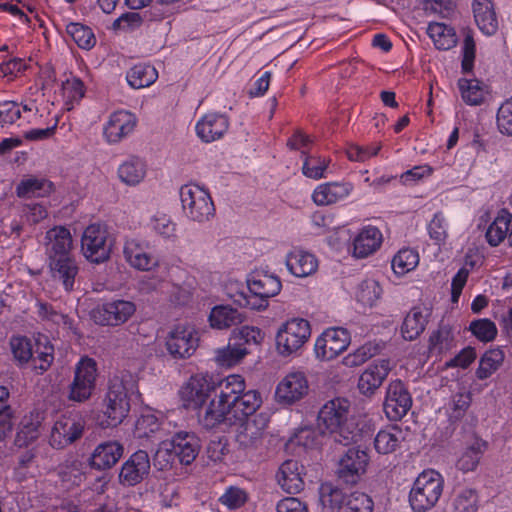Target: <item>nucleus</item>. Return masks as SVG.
Here are the masks:
<instances>
[{"label": "nucleus", "mask_w": 512, "mask_h": 512, "mask_svg": "<svg viewBox=\"0 0 512 512\" xmlns=\"http://www.w3.org/2000/svg\"><path fill=\"white\" fill-rule=\"evenodd\" d=\"M165 346L173 359L189 358L198 347L197 333L192 327L178 325L168 333Z\"/></svg>", "instance_id": "ddd939ff"}, {"label": "nucleus", "mask_w": 512, "mask_h": 512, "mask_svg": "<svg viewBox=\"0 0 512 512\" xmlns=\"http://www.w3.org/2000/svg\"><path fill=\"white\" fill-rule=\"evenodd\" d=\"M123 452L122 444L117 441L100 443L89 457V464L96 470L110 469L119 461Z\"/></svg>", "instance_id": "393cba45"}, {"label": "nucleus", "mask_w": 512, "mask_h": 512, "mask_svg": "<svg viewBox=\"0 0 512 512\" xmlns=\"http://www.w3.org/2000/svg\"><path fill=\"white\" fill-rule=\"evenodd\" d=\"M382 234L374 226H368L354 239V254L359 258H365L375 252L381 245Z\"/></svg>", "instance_id": "72a5a7b5"}, {"label": "nucleus", "mask_w": 512, "mask_h": 512, "mask_svg": "<svg viewBox=\"0 0 512 512\" xmlns=\"http://www.w3.org/2000/svg\"><path fill=\"white\" fill-rule=\"evenodd\" d=\"M487 444L485 441L475 437L472 442L467 445L462 455L457 461V468L464 473L474 471L482 458Z\"/></svg>", "instance_id": "ea45409f"}, {"label": "nucleus", "mask_w": 512, "mask_h": 512, "mask_svg": "<svg viewBox=\"0 0 512 512\" xmlns=\"http://www.w3.org/2000/svg\"><path fill=\"white\" fill-rule=\"evenodd\" d=\"M112 240L107 227L91 224L83 232L81 250L84 257L92 263H103L110 258Z\"/></svg>", "instance_id": "9d476101"}, {"label": "nucleus", "mask_w": 512, "mask_h": 512, "mask_svg": "<svg viewBox=\"0 0 512 512\" xmlns=\"http://www.w3.org/2000/svg\"><path fill=\"white\" fill-rule=\"evenodd\" d=\"M320 501L324 507L336 509L337 512H372V499L360 492H354L349 495L337 487L330 484H324L320 488Z\"/></svg>", "instance_id": "39448f33"}, {"label": "nucleus", "mask_w": 512, "mask_h": 512, "mask_svg": "<svg viewBox=\"0 0 512 512\" xmlns=\"http://www.w3.org/2000/svg\"><path fill=\"white\" fill-rule=\"evenodd\" d=\"M350 343V334L344 328H329L315 342V353L321 360H331L343 352Z\"/></svg>", "instance_id": "4468645a"}, {"label": "nucleus", "mask_w": 512, "mask_h": 512, "mask_svg": "<svg viewBox=\"0 0 512 512\" xmlns=\"http://www.w3.org/2000/svg\"><path fill=\"white\" fill-rule=\"evenodd\" d=\"M96 361L82 357L75 365L74 376L68 385L67 399L76 403H85L93 395L97 379Z\"/></svg>", "instance_id": "0eeeda50"}, {"label": "nucleus", "mask_w": 512, "mask_h": 512, "mask_svg": "<svg viewBox=\"0 0 512 512\" xmlns=\"http://www.w3.org/2000/svg\"><path fill=\"white\" fill-rule=\"evenodd\" d=\"M309 321L292 318L283 323L276 334V348L280 355L290 356L297 352L310 338Z\"/></svg>", "instance_id": "1a4fd4ad"}, {"label": "nucleus", "mask_w": 512, "mask_h": 512, "mask_svg": "<svg viewBox=\"0 0 512 512\" xmlns=\"http://www.w3.org/2000/svg\"><path fill=\"white\" fill-rule=\"evenodd\" d=\"M158 78L156 69L148 64H136L126 74L128 84L134 89L148 87Z\"/></svg>", "instance_id": "37998d69"}, {"label": "nucleus", "mask_w": 512, "mask_h": 512, "mask_svg": "<svg viewBox=\"0 0 512 512\" xmlns=\"http://www.w3.org/2000/svg\"><path fill=\"white\" fill-rule=\"evenodd\" d=\"M40 421L38 415L25 416L21 421L19 431L16 434L15 442L19 446H27L38 438Z\"/></svg>", "instance_id": "5fc2aeb1"}, {"label": "nucleus", "mask_w": 512, "mask_h": 512, "mask_svg": "<svg viewBox=\"0 0 512 512\" xmlns=\"http://www.w3.org/2000/svg\"><path fill=\"white\" fill-rule=\"evenodd\" d=\"M137 392V379L129 371H119L109 379L103 402L106 426L115 427L123 422L130 410V396Z\"/></svg>", "instance_id": "f03ea898"}, {"label": "nucleus", "mask_w": 512, "mask_h": 512, "mask_svg": "<svg viewBox=\"0 0 512 512\" xmlns=\"http://www.w3.org/2000/svg\"><path fill=\"white\" fill-rule=\"evenodd\" d=\"M512 215L505 209H502L494 221L489 225L486 231L487 242L491 246L499 245L506 237L512 228L511 226Z\"/></svg>", "instance_id": "a19ab883"}, {"label": "nucleus", "mask_w": 512, "mask_h": 512, "mask_svg": "<svg viewBox=\"0 0 512 512\" xmlns=\"http://www.w3.org/2000/svg\"><path fill=\"white\" fill-rule=\"evenodd\" d=\"M238 422L240 424L235 436L236 442L243 449L257 448L262 442L263 433L267 426L266 419L259 415Z\"/></svg>", "instance_id": "aec40b11"}, {"label": "nucleus", "mask_w": 512, "mask_h": 512, "mask_svg": "<svg viewBox=\"0 0 512 512\" xmlns=\"http://www.w3.org/2000/svg\"><path fill=\"white\" fill-rule=\"evenodd\" d=\"M146 170L143 159L131 156L119 166L118 176L126 185L136 186L145 178Z\"/></svg>", "instance_id": "e433bc0d"}, {"label": "nucleus", "mask_w": 512, "mask_h": 512, "mask_svg": "<svg viewBox=\"0 0 512 512\" xmlns=\"http://www.w3.org/2000/svg\"><path fill=\"white\" fill-rule=\"evenodd\" d=\"M199 423L205 429H214L222 424L227 426L234 425L233 417L230 415V409L219 400H211L208 406L199 413Z\"/></svg>", "instance_id": "c756f323"}, {"label": "nucleus", "mask_w": 512, "mask_h": 512, "mask_svg": "<svg viewBox=\"0 0 512 512\" xmlns=\"http://www.w3.org/2000/svg\"><path fill=\"white\" fill-rule=\"evenodd\" d=\"M302 155L304 156L302 172L306 177L315 180L325 177L324 172L330 163L329 159L307 156L305 151H302Z\"/></svg>", "instance_id": "052dcab7"}, {"label": "nucleus", "mask_w": 512, "mask_h": 512, "mask_svg": "<svg viewBox=\"0 0 512 512\" xmlns=\"http://www.w3.org/2000/svg\"><path fill=\"white\" fill-rule=\"evenodd\" d=\"M144 17L139 12H126L114 20L112 29L114 31L132 32L141 27Z\"/></svg>", "instance_id": "69168bd1"}, {"label": "nucleus", "mask_w": 512, "mask_h": 512, "mask_svg": "<svg viewBox=\"0 0 512 512\" xmlns=\"http://www.w3.org/2000/svg\"><path fill=\"white\" fill-rule=\"evenodd\" d=\"M136 117L128 111H117L110 115L104 127V135L109 143H117L133 132Z\"/></svg>", "instance_id": "412c9836"}, {"label": "nucleus", "mask_w": 512, "mask_h": 512, "mask_svg": "<svg viewBox=\"0 0 512 512\" xmlns=\"http://www.w3.org/2000/svg\"><path fill=\"white\" fill-rule=\"evenodd\" d=\"M66 31L82 49H91L96 43L92 30L80 23H69Z\"/></svg>", "instance_id": "bf43d9fd"}, {"label": "nucleus", "mask_w": 512, "mask_h": 512, "mask_svg": "<svg viewBox=\"0 0 512 512\" xmlns=\"http://www.w3.org/2000/svg\"><path fill=\"white\" fill-rule=\"evenodd\" d=\"M244 319L245 316L241 312L229 305L215 306L209 315L211 327L220 330L239 325Z\"/></svg>", "instance_id": "f704fd0d"}, {"label": "nucleus", "mask_w": 512, "mask_h": 512, "mask_svg": "<svg viewBox=\"0 0 512 512\" xmlns=\"http://www.w3.org/2000/svg\"><path fill=\"white\" fill-rule=\"evenodd\" d=\"M426 311L425 308L414 307L406 315L401 327V332L405 340L412 341L425 330L428 322V314L425 313Z\"/></svg>", "instance_id": "4c0bfd02"}, {"label": "nucleus", "mask_w": 512, "mask_h": 512, "mask_svg": "<svg viewBox=\"0 0 512 512\" xmlns=\"http://www.w3.org/2000/svg\"><path fill=\"white\" fill-rule=\"evenodd\" d=\"M504 353L500 349H491L486 351L479 361L476 370V376L480 380L489 378L496 372L504 361Z\"/></svg>", "instance_id": "a18cd8bd"}, {"label": "nucleus", "mask_w": 512, "mask_h": 512, "mask_svg": "<svg viewBox=\"0 0 512 512\" xmlns=\"http://www.w3.org/2000/svg\"><path fill=\"white\" fill-rule=\"evenodd\" d=\"M10 347L15 360L23 365L30 361L33 355L31 342L24 336H14L10 339Z\"/></svg>", "instance_id": "0e129e2a"}, {"label": "nucleus", "mask_w": 512, "mask_h": 512, "mask_svg": "<svg viewBox=\"0 0 512 512\" xmlns=\"http://www.w3.org/2000/svg\"><path fill=\"white\" fill-rule=\"evenodd\" d=\"M303 471L304 466L297 460H286L278 469L276 474L277 482L286 493H299L304 488Z\"/></svg>", "instance_id": "4be33fe9"}, {"label": "nucleus", "mask_w": 512, "mask_h": 512, "mask_svg": "<svg viewBox=\"0 0 512 512\" xmlns=\"http://www.w3.org/2000/svg\"><path fill=\"white\" fill-rule=\"evenodd\" d=\"M404 440L403 430L397 426H389L386 429L380 430L374 440V446L380 454H390L396 451Z\"/></svg>", "instance_id": "58836bf2"}, {"label": "nucleus", "mask_w": 512, "mask_h": 512, "mask_svg": "<svg viewBox=\"0 0 512 512\" xmlns=\"http://www.w3.org/2000/svg\"><path fill=\"white\" fill-rule=\"evenodd\" d=\"M180 200L184 214L192 221H209L215 213L210 194L195 184H187L180 189Z\"/></svg>", "instance_id": "423d86ee"}, {"label": "nucleus", "mask_w": 512, "mask_h": 512, "mask_svg": "<svg viewBox=\"0 0 512 512\" xmlns=\"http://www.w3.org/2000/svg\"><path fill=\"white\" fill-rule=\"evenodd\" d=\"M53 280L62 284L66 292L74 290L79 267L74 257L47 262Z\"/></svg>", "instance_id": "c85d7f7f"}, {"label": "nucleus", "mask_w": 512, "mask_h": 512, "mask_svg": "<svg viewBox=\"0 0 512 512\" xmlns=\"http://www.w3.org/2000/svg\"><path fill=\"white\" fill-rule=\"evenodd\" d=\"M473 13L477 26L486 35H494L498 30V19L491 0H474Z\"/></svg>", "instance_id": "7c9ffc66"}, {"label": "nucleus", "mask_w": 512, "mask_h": 512, "mask_svg": "<svg viewBox=\"0 0 512 512\" xmlns=\"http://www.w3.org/2000/svg\"><path fill=\"white\" fill-rule=\"evenodd\" d=\"M85 421L78 413L69 412L61 415L50 434V445L62 449L79 439L84 431Z\"/></svg>", "instance_id": "9b49d317"}, {"label": "nucleus", "mask_w": 512, "mask_h": 512, "mask_svg": "<svg viewBox=\"0 0 512 512\" xmlns=\"http://www.w3.org/2000/svg\"><path fill=\"white\" fill-rule=\"evenodd\" d=\"M245 381L240 375H229L219 383L218 400L229 408L245 391Z\"/></svg>", "instance_id": "79ce46f5"}, {"label": "nucleus", "mask_w": 512, "mask_h": 512, "mask_svg": "<svg viewBox=\"0 0 512 512\" xmlns=\"http://www.w3.org/2000/svg\"><path fill=\"white\" fill-rule=\"evenodd\" d=\"M419 263L416 250L406 248L400 250L392 259V268L396 274L404 275L413 270Z\"/></svg>", "instance_id": "6e6d98bb"}, {"label": "nucleus", "mask_w": 512, "mask_h": 512, "mask_svg": "<svg viewBox=\"0 0 512 512\" xmlns=\"http://www.w3.org/2000/svg\"><path fill=\"white\" fill-rule=\"evenodd\" d=\"M231 339L245 348L247 354L250 353L251 346H258L264 339L262 331L253 326H243L239 330H234Z\"/></svg>", "instance_id": "3c124183"}, {"label": "nucleus", "mask_w": 512, "mask_h": 512, "mask_svg": "<svg viewBox=\"0 0 512 512\" xmlns=\"http://www.w3.org/2000/svg\"><path fill=\"white\" fill-rule=\"evenodd\" d=\"M309 390L308 380L301 371L288 373L277 385L275 396L279 403L291 405L303 399Z\"/></svg>", "instance_id": "dca6fc26"}, {"label": "nucleus", "mask_w": 512, "mask_h": 512, "mask_svg": "<svg viewBox=\"0 0 512 512\" xmlns=\"http://www.w3.org/2000/svg\"><path fill=\"white\" fill-rule=\"evenodd\" d=\"M85 462L76 455L67 457L58 467L61 480L69 485L78 486L85 479Z\"/></svg>", "instance_id": "c9c22d12"}, {"label": "nucleus", "mask_w": 512, "mask_h": 512, "mask_svg": "<svg viewBox=\"0 0 512 512\" xmlns=\"http://www.w3.org/2000/svg\"><path fill=\"white\" fill-rule=\"evenodd\" d=\"M352 190L350 182H327L316 187L312 199L318 206L331 205L348 197Z\"/></svg>", "instance_id": "bb28decb"}, {"label": "nucleus", "mask_w": 512, "mask_h": 512, "mask_svg": "<svg viewBox=\"0 0 512 512\" xmlns=\"http://www.w3.org/2000/svg\"><path fill=\"white\" fill-rule=\"evenodd\" d=\"M469 331L482 342L492 341L497 335L495 323L487 318L473 320L469 325Z\"/></svg>", "instance_id": "e2e57ef3"}, {"label": "nucleus", "mask_w": 512, "mask_h": 512, "mask_svg": "<svg viewBox=\"0 0 512 512\" xmlns=\"http://www.w3.org/2000/svg\"><path fill=\"white\" fill-rule=\"evenodd\" d=\"M44 246L47 262L73 257L72 236L63 226H56L46 232Z\"/></svg>", "instance_id": "a211bd4d"}, {"label": "nucleus", "mask_w": 512, "mask_h": 512, "mask_svg": "<svg viewBox=\"0 0 512 512\" xmlns=\"http://www.w3.org/2000/svg\"><path fill=\"white\" fill-rule=\"evenodd\" d=\"M37 315L42 321L50 322L63 329H72V320L66 314L57 311L50 303L37 301Z\"/></svg>", "instance_id": "de8ad7c7"}, {"label": "nucleus", "mask_w": 512, "mask_h": 512, "mask_svg": "<svg viewBox=\"0 0 512 512\" xmlns=\"http://www.w3.org/2000/svg\"><path fill=\"white\" fill-rule=\"evenodd\" d=\"M123 253L126 261L141 271H148L157 264L154 257L136 240L126 241Z\"/></svg>", "instance_id": "473e14b6"}, {"label": "nucleus", "mask_w": 512, "mask_h": 512, "mask_svg": "<svg viewBox=\"0 0 512 512\" xmlns=\"http://www.w3.org/2000/svg\"><path fill=\"white\" fill-rule=\"evenodd\" d=\"M321 434L311 426L299 427L290 438V442L306 449L314 448L320 443Z\"/></svg>", "instance_id": "680f3d73"}, {"label": "nucleus", "mask_w": 512, "mask_h": 512, "mask_svg": "<svg viewBox=\"0 0 512 512\" xmlns=\"http://www.w3.org/2000/svg\"><path fill=\"white\" fill-rule=\"evenodd\" d=\"M458 86L463 101L468 105H479L484 99V91L481 82L476 79H460Z\"/></svg>", "instance_id": "864d4df0"}, {"label": "nucleus", "mask_w": 512, "mask_h": 512, "mask_svg": "<svg viewBox=\"0 0 512 512\" xmlns=\"http://www.w3.org/2000/svg\"><path fill=\"white\" fill-rule=\"evenodd\" d=\"M9 391L0 386V441H3L12 431V410L8 405Z\"/></svg>", "instance_id": "13d9d810"}, {"label": "nucleus", "mask_w": 512, "mask_h": 512, "mask_svg": "<svg viewBox=\"0 0 512 512\" xmlns=\"http://www.w3.org/2000/svg\"><path fill=\"white\" fill-rule=\"evenodd\" d=\"M228 126V118L225 115L209 113L197 122L196 132L204 142L209 143L221 138Z\"/></svg>", "instance_id": "cd10ccee"}, {"label": "nucleus", "mask_w": 512, "mask_h": 512, "mask_svg": "<svg viewBox=\"0 0 512 512\" xmlns=\"http://www.w3.org/2000/svg\"><path fill=\"white\" fill-rule=\"evenodd\" d=\"M430 350L436 353L449 351L455 345L454 334L449 325H441L437 331L430 336Z\"/></svg>", "instance_id": "603ef678"}, {"label": "nucleus", "mask_w": 512, "mask_h": 512, "mask_svg": "<svg viewBox=\"0 0 512 512\" xmlns=\"http://www.w3.org/2000/svg\"><path fill=\"white\" fill-rule=\"evenodd\" d=\"M248 499L246 491L237 486H229L220 496L219 502L229 509L242 507Z\"/></svg>", "instance_id": "338daca9"}, {"label": "nucleus", "mask_w": 512, "mask_h": 512, "mask_svg": "<svg viewBox=\"0 0 512 512\" xmlns=\"http://www.w3.org/2000/svg\"><path fill=\"white\" fill-rule=\"evenodd\" d=\"M427 33L439 50H449L457 43L454 29L442 23L429 24Z\"/></svg>", "instance_id": "c03bdc74"}, {"label": "nucleus", "mask_w": 512, "mask_h": 512, "mask_svg": "<svg viewBox=\"0 0 512 512\" xmlns=\"http://www.w3.org/2000/svg\"><path fill=\"white\" fill-rule=\"evenodd\" d=\"M478 494L472 488H463L456 491L452 501L453 512H477Z\"/></svg>", "instance_id": "8fccbe9b"}, {"label": "nucleus", "mask_w": 512, "mask_h": 512, "mask_svg": "<svg viewBox=\"0 0 512 512\" xmlns=\"http://www.w3.org/2000/svg\"><path fill=\"white\" fill-rule=\"evenodd\" d=\"M369 457L365 450L349 448L338 460L336 475L338 481L355 485L365 473Z\"/></svg>", "instance_id": "f8f14e48"}, {"label": "nucleus", "mask_w": 512, "mask_h": 512, "mask_svg": "<svg viewBox=\"0 0 512 512\" xmlns=\"http://www.w3.org/2000/svg\"><path fill=\"white\" fill-rule=\"evenodd\" d=\"M248 293L240 291L235 295L234 301L242 307L252 310H264L268 306V299L279 294L282 288L278 276L266 272L252 273L247 279Z\"/></svg>", "instance_id": "7ed1b4c3"}, {"label": "nucleus", "mask_w": 512, "mask_h": 512, "mask_svg": "<svg viewBox=\"0 0 512 512\" xmlns=\"http://www.w3.org/2000/svg\"><path fill=\"white\" fill-rule=\"evenodd\" d=\"M151 469L149 455L144 450L134 452L122 464L119 482L124 486H135L148 477Z\"/></svg>", "instance_id": "f3484780"}, {"label": "nucleus", "mask_w": 512, "mask_h": 512, "mask_svg": "<svg viewBox=\"0 0 512 512\" xmlns=\"http://www.w3.org/2000/svg\"><path fill=\"white\" fill-rule=\"evenodd\" d=\"M35 370H39L40 373L48 370L54 360V348L47 339L42 343L37 342V348L33 351L32 358L30 359Z\"/></svg>", "instance_id": "4d7b16f0"}, {"label": "nucleus", "mask_w": 512, "mask_h": 512, "mask_svg": "<svg viewBox=\"0 0 512 512\" xmlns=\"http://www.w3.org/2000/svg\"><path fill=\"white\" fill-rule=\"evenodd\" d=\"M412 406V398L400 380L391 382L387 388L384 412L391 421L402 419Z\"/></svg>", "instance_id": "2eb2a0df"}, {"label": "nucleus", "mask_w": 512, "mask_h": 512, "mask_svg": "<svg viewBox=\"0 0 512 512\" xmlns=\"http://www.w3.org/2000/svg\"><path fill=\"white\" fill-rule=\"evenodd\" d=\"M136 310L137 306L132 300L112 298L95 306L90 316L98 325L118 327L128 322Z\"/></svg>", "instance_id": "6e6552de"}, {"label": "nucleus", "mask_w": 512, "mask_h": 512, "mask_svg": "<svg viewBox=\"0 0 512 512\" xmlns=\"http://www.w3.org/2000/svg\"><path fill=\"white\" fill-rule=\"evenodd\" d=\"M246 355L245 348L240 347V344L230 338L226 347L216 351L215 360L221 366L232 367L238 364Z\"/></svg>", "instance_id": "09e8293b"}, {"label": "nucleus", "mask_w": 512, "mask_h": 512, "mask_svg": "<svg viewBox=\"0 0 512 512\" xmlns=\"http://www.w3.org/2000/svg\"><path fill=\"white\" fill-rule=\"evenodd\" d=\"M261 402V397L257 391H244L229 407L234 424H236L237 421L249 419L248 417L253 415L260 407Z\"/></svg>", "instance_id": "2f4dec72"}, {"label": "nucleus", "mask_w": 512, "mask_h": 512, "mask_svg": "<svg viewBox=\"0 0 512 512\" xmlns=\"http://www.w3.org/2000/svg\"><path fill=\"white\" fill-rule=\"evenodd\" d=\"M211 391L210 384L199 377H191L181 388L180 397L187 409H198L206 402Z\"/></svg>", "instance_id": "a878e982"}, {"label": "nucleus", "mask_w": 512, "mask_h": 512, "mask_svg": "<svg viewBox=\"0 0 512 512\" xmlns=\"http://www.w3.org/2000/svg\"><path fill=\"white\" fill-rule=\"evenodd\" d=\"M382 289L378 282L367 280L360 284L357 292V300L364 305L373 306L380 298Z\"/></svg>", "instance_id": "774afa93"}, {"label": "nucleus", "mask_w": 512, "mask_h": 512, "mask_svg": "<svg viewBox=\"0 0 512 512\" xmlns=\"http://www.w3.org/2000/svg\"><path fill=\"white\" fill-rule=\"evenodd\" d=\"M444 480L435 470H425L416 478L409 493L413 511L426 512L433 508L443 493Z\"/></svg>", "instance_id": "20e7f679"}, {"label": "nucleus", "mask_w": 512, "mask_h": 512, "mask_svg": "<svg viewBox=\"0 0 512 512\" xmlns=\"http://www.w3.org/2000/svg\"><path fill=\"white\" fill-rule=\"evenodd\" d=\"M391 370L390 361L381 359L370 364L360 375L358 388L364 395H371L378 389Z\"/></svg>", "instance_id": "b1692460"}, {"label": "nucleus", "mask_w": 512, "mask_h": 512, "mask_svg": "<svg viewBox=\"0 0 512 512\" xmlns=\"http://www.w3.org/2000/svg\"><path fill=\"white\" fill-rule=\"evenodd\" d=\"M285 265L295 277L305 278L317 271L318 260L314 254L300 248H294L286 255Z\"/></svg>", "instance_id": "5701e85b"}, {"label": "nucleus", "mask_w": 512, "mask_h": 512, "mask_svg": "<svg viewBox=\"0 0 512 512\" xmlns=\"http://www.w3.org/2000/svg\"><path fill=\"white\" fill-rule=\"evenodd\" d=\"M52 191V183L45 179L29 178L21 181L16 193L19 197H43Z\"/></svg>", "instance_id": "49530a36"}, {"label": "nucleus", "mask_w": 512, "mask_h": 512, "mask_svg": "<svg viewBox=\"0 0 512 512\" xmlns=\"http://www.w3.org/2000/svg\"><path fill=\"white\" fill-rule=\"evenodd\" d=\"M318 426L327 432L334 444L349 446L359 442L362 431L350 414V403L345 398L327 401L318 413Z\"/></svg>", "instance_id": "f257e3e1"}, {"label": "nucleus", "mask_w": 512, "mask_h": 512, "mask_svg": "<svg viewBox=\"0 0 512 512\" xmlns=\"http://www.w3.org/2000/svg\"><path fill=\"white\" fill-rule=\"evenodd\" d=\"M166 443L170 452L177 456L184 465L191 464L201 449V441L193 432L179 431Z\"/></svg>", "instance_id": "6ab92c4d"}]
</instances>
